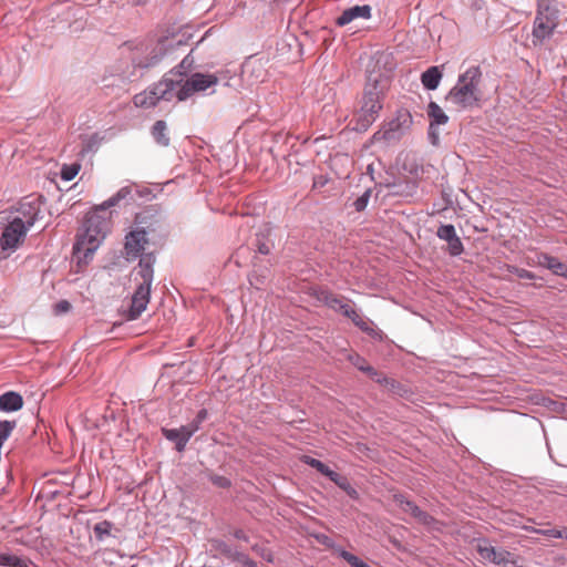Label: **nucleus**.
<instances>
[{
  "instance_id": "45",
  "label": "nucleus",
  "mask_w": 567,
  "mask_h": 567,
  "mask_svg": "<svg viewBox=\"0 0 567 567\" xmlns=\"http://www.w3.org/2000/svg\"><path fill=\"white\" fill-rule=\"evenodd\" d=\"M430 142L432 145L436 146L440 143V132L439 126H432V124H429V132H427Z\"/></svg>"
},
{
  "instance_id": "8",
  "label": "nucleus",
  "mask_w": 567,
  "mask_h": 567,
  "mask_svg": "<svg viewBox=\"0 0 567 567\" xmlns=\"http://www.w3.org/2000/svg\"><path fill=\"white\" fill-rule=\"evenodd\" d=\"M221 73H192L187 80L181 85L176 92L178 101H185L195 93L205 92L207 89L217 85L221 78Z\"/></svg>"
},
{
  "instance_id": "27",
  "label": "nucleus",
  "mask_w": 567,
  "mask_h": 567,
  "mask_svg": "<svg viewBox=\"0 0 567 567\" xmlns=\"http://www.w3.org/2000/svg\"><path fill=\"white\" fill-rule=\"evenodd\" d=\"M339 550V557L344 559L351 567H371L367 563H364L362 559H360L358 556L349 553L346 549H338Z\"/></svg>"
},
{
  "instance_id": "22",
  "label": "nucleus",
  "mask_w": 567,
  "mask_h": 567,
  "mask_svg": "<svg viewBox=\"0 0 567 567\" xmlns=\"http://www.w3.org/2000/svg\"><path fill=\"white\" fill-rule=\"evenodd\" d=\"M430 124L432 126L445 125L449 122V116L442 110V107L434 101H431L426 110Z\"/></svg>"
},
{
  "instance_id": "31",
  "label": "nucleus",
  "mask_w": 567,
  "mask_h": 567,
  "mask_svg": "<svg viewBox=\"0 0 567 567\" xmlns=\"http://www.w3.org/2000/svg\"><path fill=\"white\" fill-rule=\"evenodd\" d=\"M311 536L319 544H321V545H323V546H326L328 548L334 549L338 555H339V550L338 549H342L341 547L337 546L336 543L333 542V539L331 537H329L328 535H326V534L316 533V534H312Z\"/></svg>"
},
{
  "instance_id": "19",
  "label": "nucleus",
  "mask_w": 567,
  "mask_h": 567,
  "mask_svg": "<svg viewBox=\"0 0 567 567\" xmlns=\"http://www.w3.org/2000/svg\"><path fill=\"white\" fill-rule=\"evenodd\" d=\"M443 73L440 66H430L421 74V83L424 89L434 91L439 87Z\"/></svg>"
},
{
  "instance_id": "18",
  "label": "nucleus",
  "mask_w": 567,
  "mask_h": 567,
  "mask_svg": "<svg viewBox=\"0 0 567 567\" xmlns=\"http://www.w3.org/2000/svg\"><path fill=\"white\" fill-rule=\"evenodd\" d=\"M349 318L355 327H358L361 331L365 332L372 338H380L381 339V332L377 331L372 327V322L362 317L355 309H351L349 315L346 316Z\"/></svg>"
},
{
  "instance_id": "15",
  "label": "nucleus",
  "mask_w": 567,
  "mask_h": 567,
  "mask_svg": "<svg viewBox=\"0 0 567 567\" xmlns=\"http://www.w3.org/2000/svg\"><path fill=\"white\" fill-rule=\"evenodd\" d=\"M372 8L369 4L354 6L343 10V12L337 18L336 24L338 27H344L355 19H370Z\"/></svg>"
},
{
  "instance_id": "49",
  "label": "nucleus",
  "mask_w": 567,
  "mask_h": 567,
  "mask_svg": "<svg viewBox=\"0 0 567 567\" xmlns=\"http://www.w3.org/2000/svg\"><path fill=\"white\" fill-rule=\"evenodd\" d=\"M352 309L351 301L347 298H344L343 302L340 305L339 311L344 317L349 315L350 310Z\"/></svg>"
},
{
  "instance_id": "46",
  "label": "nucleus",
  "mask_w": 567,
  "mask_h": 567,
  "mask_svg": "<svg viewBox=\"0 0 567 567\" xmlns=\"http://www.w3.org/2000/svg\"><path fill=\"white\" fill-rule=\"evenodd\" d=\"M71 309V303L68 300H61L54 305V313L62 315L66 313Z\"/></svg>"
},
{
  "instance_id": "21",
  "label": "nucleus",
  "mask_w": 567,
  "mask_h": 567,
  "mask_svg": "<svg viewBox=\"0 0 567 567\" xmlns=\"http://www.w3.org/2000/svg\"><path fill=\"white\" fill-rule=\"evenodd\" d=\"M151 135L155 143L162 147H167L171 143L168 126L163 120H158L153 124Z\"/></svg>"
},
{
  "instance_id": "36",
  "label": "nucleus",
  "mask_w": 567,
  "mask_h": 567,
  "mask_svg": "<svg viewBox=\"0 0 567 567\" xmlns=\"http://www.w3.org/2000/svg\"><path fill=\"white\" fill-rule=\"evenodd\" d=\"M256 247H257L258 252H260L261 255L270 254L271 245H269V243L267 240H265L264 235H259V234L257 235Z\"/></svg>"
},
{
  "instance_id": "58",
  "label": "nucleus",
  "mask_w": 567,
  "mask_h": 567,
  "mask_svg": "<svg viewBox=\"0 0 567 567\" xmlns=\"http://www.w3.org/2000/svg\"><path fill=\"white\" fill-rule=\"evenodd\" d=\"M508 271L516 275V270H520V268L516 267V266H508L507 267Z\"/></svg>"
},
{
  "instance_id": "62",
  "label": "nucleus",
  "mask_w": 567,
  "mask_h": 567,
  "mask_svg": "<svg viewBox=\"0 0 567 567\" xmlns=\"http://www.w3.org/2000/svg\"><path fill=\"white\" fill-rule=\"evenodd\" d=\"M51 482H52V483H56V477L51 478V480H48L44 484H47V483H51Z\"/></svg>"
},
{
  "instance_id": "44",
  "label": "nucleus",
  "mask_w": 567,
  "mask_h": 567,
  "mask_svg": "<svg viewBox=\"0 0 567 567\" xmlns=\"http://www.w3.org/2000/svg\"><path fill=\"white\" fill-rule=\"evenodd\" d=\"M209 478H210V482L215 486H218V487H221V488L230 486V481L227 477H225V476H220V475L214 474V475H210Z\"/></svg>"
},
{
  "instance_id": "42",
  "label": "nucleus",
  "mask_w": 567,
  "mask_h": 567,
  "mask_svg": "<svg viewBox=\"0 0 567 567\" xmlns=\"http://www.w3.org/2000/svg\"><path fill=\"white\" fill-rule=\"evenodd\" d=\"M548 259H549L548 254L542 252V251H536L535 257L533 259V265H537L539 267L546 268L547 264L549 261Z\"/></svg>"
},
{
  "instance_id": "12",
  "label": "nucleus",
  "mask_w": 567,
  "mask_h": 567,
  "mask_svg": "<svg viewBox=\"0 0 567 567\" xmlns=\"http://www.w3.org/2000/svg\"><path fill=\"white\" fill-rule=\"evenodd\" d=\"M436 236L447 243V251L451 256L456 257L463 254L464 246L457 236L455 227L451 224L441 225L437 228Z\"/></svg>"
},
{
  "instance_id": "17",
  "label": "nucleus",
  "mask_w": 567,
  "mask_h": 567,
  "mask_svg": "<svg viewBox=\"0 0 567 567\" xmlns=\"http://www.w3.org/2000/svg\"><path fill=\"white\" fill-rule=\"evenodd\" d=\"M319 302L323 303L333 311H339L340 305L343 302L344 297L334 295L328 289L317 288L311 293Z\"/></svg>"
},
{
  "instance_id": "33",
  "label": "nucleus",
  "mask_w": 567,
  "mask_h": 567,
  "mask_svg": "<svg viewBox=\"0 0 567 567\" xmlns=\"http://www.w3.org/2000/svg\"><path fill=\"white\" fill-rule=\"evenodd\" d=\"M364 373H367L373 381L380 384H388L390 383V380L382 374L381 372L377 371L372 365H368L365 368Z\"/></svg>"
},
{
  "instance_id": "10",
  "label": "nucleus",
  "mask_w": 567,
  "mask_h": 567,
  "mask_svg": "<svg viewBox=\"0 0 567 567\" xmlns=\"http://www.w3.org/2000/svg\"><path fill=\"white\" fill-rule=\"evenodd\" d=\"M398 501V506L405 513H409L412 517H414L420 524L431 528V529H440L437 526V520L432 517L426 512L422 511L413 501L410 498H395Z\"/></svg>"
},
{
  "instance_id": "39",
  "label": "nucleus",
  "mask_w": 567,
  "mask_h": 567,
  "mask_svg": "<svg viewBox=\"0 0 567 567\" xmlns=\"http://www.w3.org/2000/svg\"><path fill=\"white\" fill-rule=\"evenodd\" d=\"M188 70H189V68H187L186 65L183 64V62H181L177 66L172 69L169 71V73L166 74V75L169 76V78L178 76L179 79H177L176 81H181L182 82V78L184 75H186Z\"/></svg>"
},
{
  "instance_id": "57",
  "label": "nucleus",
  "mask_w": 567,
  "mask_h": 567,
  "mask_svg": "<svg viewBox=\"0 0 567 567\" xmlns=\"http://www.w3.org/2000/svg\"><path fill=\"white\" fill-rule=\"evenodd\" d=\"M11 567H29V565L23 559L16 557V561H13Z\"/></svg>"
},
{
  "instance_id": "26",
  "label": "nucleus",
  "mask_w": 567,
  "mask_h": 567,
  "mask_svg": "<svg viewBox=\"0 0 567 567\" xmlns=\"http://www.w3.org/2000/svg\"><path fill=\"white\" fill-rule=\"evenodd\" d=\"M476 550L483 560L495 558V547L486 538L477 539Z\"/></svg>"
},
{
  "instance_id": "29",
  "label": "nucleus",
  "mask_w": 567,
  "mask_h": 567,
  "mask_svg": "<svg viewBox=\"0 0 567 567\" xmlns=\"http://www.w3.org/2000/svg\"><path fill=\"white\" fill-rule=\"evenodd\" d=\"M331 482H333L342 491L347 492L350 496H351V493H355V491L352 489L348 477L338 472H336V476L332 477Z\"/></svg>"
},
{
  "instance_id": "60",
  "label": "nucleus",
  "mask_w": 567,
  "mask_h": 567,
  "mask_svg": "<svg viewBox=\"0 0 567 567\" xmlns=\"http://www.w3.org/2000/svg\"><path fill=\"white\" fill-rule=\"evenodd\" d=\"M246 565H247V567H258L257 563L255 560H251V561H248V563L246 561Z\"/></svg>"
},
{
  "instance_id": "16",
  "label": "nucleus",
  "mask_w": 567,
  "mask_h": 567,
  "mask_svg": "<svg viewBox=\"0 0 567 567\" xmlns=\"http://www.w3.org/2000/svg\"><path fill=\"white\" fill-rule=\"evenodd\" d=\"M379 117V113H372L369 109L361 106L360 110L354 114L350 124L352 130L355 132H365Z\"/></svg>"
},
{
  "instance_id": "25",
  "label": "nucleus",
  "mask_w": 567,
  "mask_h": 567,
  "mask_svg": "<svg viewBox=\"0 0 567 567\" xmlns=\"http://www.w3.org/2000/svg\"><path fill=\"white\" fill-rule=\"evenodd\" d=\"M489 563H493L503 567H515L516 560L513 555L505 549H496L495 548V558H491Z\"/></svg>"
},
{
  "instance_id": "40",
  "label": "nucleus",
  "mask_w": 567,
  "mask_h": 567,
  "mask_svg": "<svg viewBox=\"0 0 567 567\" xmlns=\"http://www.w3.org/2000/svg\"><path fill=\"white\" fill-rule=\"evenodd\" d=\"M14 427V422L2 421L0 422V440H7Z\"/></svg>"
},
{
  "instance_id": "52",
  "label": "nucleus",
  "mask_w": 567,
  "mask_h": 567,
  "mask_svg": "<svg viewBox=\"0 0 567 567\" xmlns=\"http://www.w3.org/2000/svg\"><path fill=\"white\" fill-rule=\"evenodd\" d=\"M252 549H254L257 554L261 555V557H262V558H265L267 561H269V563H271V561H272V559H274V558H272V554H271V553H267V554H266L264 550H260L257 546H254V547H252Z\"/></svg>"
},
{
  "instance_id": "4",
  "label": "nucleus",
  "mask_w": 567,
  "mask_h": 567,
  "mask_svg": "<svg viewBox=\"0 0 567 567\" xmlns=\"http://www.w3.org/2000/svg\"><path fill=\"white\" fill-rule=\"evenodd\" d=\"M536 14L533 21L532 43L535 48L544 47L556 33L559 25L557 0H535Z\"/></svg>"
},
{
  "instance_id": "41",
  "label": "nucleus",
  "mask_w": 567,
  "mask_h": 567,
  "mask_svg": "<svg viewBox=\"0 0 567 567\" xmlns=\"http://www.w3.org/2000/svg\"><path fill=\"white\" fill-rule=\"evenodd\" d=\"M349 360L355 368H358L362 372H364L365 368H368L369 365L367 360L359 354L350 355Z\"/></svg>"
},
{
  "instance_id": "50",
  "label": "nucleus",
  "mask_w": 567,
  "mask_h": 567,
  "mask_svg": "<svg viewBox=\"0 0 567 567\" xmlns=\"http://www.w3.org/2000/svg\"><path fill=\"white\" fill-rule=\"evenodd\" d=\"M13 561H16V556L0 555V565H2V566H12Z\"/></svg>"
},
{
  "instance_id": "14",
  "label": "nucleus",
  "mask_w": 567,
  "mask_h": 567,
  "mask_svg": "<svg viewBox=\"0 0 567 567\" xmlns=\"http://www.w3.org/2000/svg\"><path fill=\"white\" fill-rule=\"evenodd\" d=\"M361 106L369 109L372 113H380L382 110V91L377 82L367 84Z\"/></svg>"
},
{
  "instance_id": "5",
  "label": "nucleus",
  "mask_w": 567,
  "mask_h": 567,
  "mask_svg": "<svg viewBox=\"0 0 567 567\" xmlns=\"http://www.w3.org/2000/svg\"><path fill=\"white\" fill-rule=\"evenodd\" d=\"M181 81H175L174 78L165 75L163 80L154 84L148 90L138 93L134 96V104L137 107H154L159 101H172L176 96V87Z\"/></svg>"
},
{
  "instance_id": "53",
  "label": "nucleus",
  "mask_w": 567,
  "mask_h": 567,
  "mask_svg": "<svg viewBox=\"0 0 567 567\" xmlns=\"http://www.w3.org/2000/svg\"><path fill=\"white\" fill-rule=\"evenodd\" d=\"M234 537L239 539V540L248 542V537H247L246 533L243 529L235 530L234 532Z\"/></svg>"
},
{
  "instance_id": "48",
  "label": "nucleus",
  "mask_w": 567,
  "mask_h": 567,
  "mask_svg": "<svg viewBox=\"0 0 567 567\" xmlns=\"http://www.w3.org/2000/svg\"><path fill=\"white\" fill-rule=\"evenodd\" d=\"M516 276L520 279H536V275L527 269L520 268V270H516Z\"/></svg>"
},
{
  "instance_id": "55",
  "label": "nucleus",
  "mask_w": 567,
  "mask_h": 567,
  "mask_svg": "<svg viewBox=\"0 0 567 567\" xmlns=\"http://www.w3.org/2000/svg\"><path fill=\"white\" fill-rule=\"evenodd\" d=\"M249 281H250V285L251 286H255L257 289H260V285L262 284V280L259 279V277L257 276H251L249 278Z\"/></svg>"
},
{
  "instance_id": "54",
  "label": "nucleus",
  "mask_w": 567,
  "mask_h": 567,
  "mask_svg": "<svg viewBox=\"0 0 567 567\" xmlns=\"http://www.w3.org/2000/svg\"><path fill=\"white\" fill-rule=\"evenodd\" d=\"M548 260L549 261L547 264L546 269L551 271L554 269V267L557 265V262H559V259L549 255V259Z\"/></svg>"
},
{
  "instance_id": "34",
  "label": "nucleus",
  "mask_w": 567,
  "mask_h": 567,
  "mask_svg": "<svg viewBox=\"0 0 567 567\" xmlns=\"http://www.w3.org/2000/svg\"><path fill=\"white\" fill-rule=\"evenodd\" d=\"M371 197V189H367L361 196L353 202V207L357 212H363Z\"/></svg>"
},
{
  "instance_id": "56",
  "label": "nucleus",
  "mask_w": 567,
  "mask_h": 567,
  "mask_svg": "<svg viewBox=\"0 0 567 567\" xmlns=\"http://www.w3.org/2000/svg\"><path fill=\"white\" fill-rule=\"evenodd\" d=\"M183 64L186 65L187 68H192L193 64H194V58L190 55V54H187L183 60H182Z\"/></svg>"
},
{
  "instance_id": "47",
  "label": "nucleus",
  "mask_w": 567,
  "mask_h": 567,
  "mask_svg": "<svg viewBox=\"0 0 567 567\" xmlns=\"http://www.w3.org/2000/svg\"><path fill=\"white\" fill-rule=\"evenodd\" d=\"M551 272L556 276L567 278V264H564L559 260V262H557Z\"/></svg>"
},
{
  "instance_id": "7",
  "label": "nucleus",
  "mask_w": 567,
  "mask_h": 567,
  "mask_svg": "<svg viewBox=\"0 0 567 567\" xmlns=\"http://www.w3.org/2000/svg\"><path fill=\"white\" fill-rule=\"evenodd\" d=\"M34 216H30L27 223L21 218H14L2 228L0 234V246L9 257L23 243L27 230L32 226Z\"/></svg>"
},
{
  "instance_id": "32",
  "label": "nucleus",
  "mask_w": 567,
  "mask_h": 567,
  "mask_svg": "<svg viewBox=\"0 0 567 567\" xmlns=\"http://www.w3.org/2000/svg\"><path fill=\"white\" fill-rule=\"evenodd\" d=\"M80 165L72 164V165H64L61 169V178L63 181L70 182L72 181L79 173Z\"/></svg>"
},
{
  "instance_id": "61",
  "label": "nucleus",
  "mask_w": 567,
  "mask_h": 567,
  "mask_svg": "<svg viewBox=\"0 0 567 567\" xmlns=\"http://www.w3.org/2000/svg\"><path fill=\"white\" fill-rule=\"evenodd\" d=\"M561 532H563V537H561V538L567 539V528H565V529H564V530H561Z\"/></svg>"
},
{
  "instance_id": "1",
  "label": "nucleus",
  "mask_w": 567,
  "mask_h": 567,
  "mask_svg": "<svg viewBox=\"0 0 567 567\" xmlns=\"http://www.w3.org/2000/svg\"><path fill=\"white\" fill-rule=\"evenodd\" d=\"M136 195L137 190L133 186H123L109 199L95 205L85 214L73 245V257L78 265H87L111 231L112 212L107 210L113 207H125L133 204Z\"/></svg>"
},
{
  "instance_id": "28",
  "label": "nucleus",
  "mask_w": 567,
  "mask_h": 567,
  "mask_svg": "<svg viewBox=\"0 0 567 567\" xmlns=\"http://www.w3.org/2000/svg\"><path fill=\"white\" fill-rule=\"evenodd\" d=\"M162 433L166 440L175 443V449L178 452H183L185 450V447L179 446V442H182V436L181 431L178 429H162Z\"/></svg>"
},
{
  "instance_id": "3",
  "label": "nucleus",
  "mask_w": 567,
  "mask_h": 567,
  "mask_svg": "<svg viewBox=\"0 0 567 567\" xmlns=\"http://www.w3.org/2000/svg\"><path fill=\"white\" fill-rule=\"evenodd\" d=\"M482 71L480 66H471L458 75L455 85L449 91L445 99L454 104L457 110H468L478 106L482 100L480 89Z\"/></svg>"
},
{
  "instance_id": "37",
  "label": "nucleus",
  "mask_w": 567,
  "mask_h": 567,
  "mask_svg": "<svg viewBox=\"0 0 567 567\" xmlns=\"http://www.w3.org/2000/svg\"><path fill=\"white\" fill-rule=\"evenodd\" d=\"M178 430L181 431V436H182V439H181L182 442H179V446L186 447V444L188 443L190 437L195 434V432H193L189 429L188 424L178 427Z\"/></svg>"
},
{
  "instance_id": "11",
  "label": "nucleus",
  "mask_w": 567,
  "mask_h": 567,
  "mask_svg": "<svg viewBox=\"0 0 567 567\" xmlns=\"http://www.w3.org/2000/svg\"><path fill=\"white\" fill-rule=\"evenodd\" d=\"M148 243L147 233L144 228H136L130 231L125 237L124 249L127 258L142 256L145 245Z\"/></svg>"
},
{
  "instance_id": "38",
  "label": "nucleus",
  "mask_w": 567,
  "mask_h": 567,
  "mask_svg": "<svg viewBox=\"0 0 567 567\" xmlns=\"http://www.w3.org/2000/svg\"><path fill=\"white\" fill-rule=\"evenodd\" d=\"M38 496H71V491H62V489H45L44 486L41 487V491L38 493Z\"/></svg>"
},
{
  "instance_id": "43",
  "label": "nucleus",
  "mask_w": 567,
  "mask_h": 567,
  "mask_svg": "<svg viewBox=\"0 0 567 567\" xmlns=\"http://www.w3.org/2000/svg\"><path fill=\"white\" fill-rule=\"evenodd\" d=\"M548 259H549L548 254L542 252V251H536L535 257L533 259V265H537L539 267L546 268L547 264L549 261Z\"/></svg>"
},
{
  "instance_id": "24",
  "label": "nucleus",
  "mask_w": 567,
  "mask_h": 567,
  "mask_svg": "<svg viewBox=\"0 0 567 567\" xmlns=\"http://www.w3.org/2000/svg\"><path fill=\"white\" fill-rule=\"evenodd\" d=\"M302 461L305 464L311 466L312 468L317 470L320 474L326 476L328 480H332L333 476H336V471L331 470L327 464L321 462L320 460H317L315 457L305 455L302 457Z\"/></svg>"
},
{
  "instance_id": "2",
  "label": "nucleus",
  "mask_w": 567,
  "mask_h": 567,
  "mask_svg": "<svg viewBox=\"0 0 567 567\" xmlns=\"http://www.w3.org/2000/svg\"><path fill=\"white\" fill-rule=\"evenodd\" d=\"M155 261L156 257L153 252L143 254L137 267L134 269L136 288L132 295L130 307L125 312L127 320L138 319L150 303Z\"/></svg>"
},
{
  "instance_id": "6",
  "label": "nucleus",
  "mask_w": 567,
  "mask_h": 567,
  "mask_svg": "<svg viewBox=\"0 0 567 567\" xmlns=\"http://www.w3.org/2000/svg\"><path fill=\"white\" fill-rule=\"evenodd\" d=\"M168 53V48L164 41L156 43H141L135 47L132 55V65L134 69L147 70L156 66Z\"/></svg>"
},
{
  "instance_id": "9",
  "label": "nucleus",
  "mask_w": 567,
  "mask_h": 567,
  "mask_svg": "<svg viewBox=\"0 0 567 567\" xmlns=\"http://www.w3.org/2000/svg\"><path fill=\"white\" fill-rule=\"evenodd\" d=\"M413 123V117L409 110L400 109L396 111L395 117L391 120L381 131L374 133L373 138L384 141L399 140L408 132Z\"/></svg>"
},
{
  "instance_id": "35",
  "label": "nucleus",
  "mask_w": 567,
  "mask_h": 567,
  "mask_svg": "<svg viewBox=\"0 0 567 567\" xmlns=\"http://www.w3.org/2000/svg\"><path fill=\"white\" fill-rule=\"evenodd\" d=\"M524 528L526 530H528V532L540 534V535H544V536H547V537H553V538H560V537H563V532L559 530V529H556V528L536 529V528L529 527V526H525Z\"/></svg>"
},
{
  "instance_id": "59",
  "label": "nucleus",
  "mask_w": 567,
  "mask_h": 567,
  "mask_svg": "<svg viewBox=\"0 0 567 567\" xmlns=\"http://www.w3.org/2000/svg\"><path fill=\"white\" fill-rule=\"evenodd\" d=\"M8 256L7 254L4 252V250L2 249V247L0 246V260L1 259H6Z\"/></svg>"
},
{
  "instance_id": "30",
  "label": "nucleus",
  "mask_w": 567,
  "mask_h": 567,
  "mask_svg": "<svg viewBox=\"0 0 567 567\" xmlns=\"http://www.w3.org/2000/svg\"><path fill=\"white\" fill-rule=\"evenodd\" d=\"M207 417H208V411H207L206 409H200V410L197 412V414H196V416L194 417V420H192V421L188 423L189 429H190L193 432H195V433H196V432L200 429V426H202L203 422L207 420Z\"/></svg>"
},
{
  "instance_id": "13",
  "label": "nucleus",
  "mask_w": 567,
  "mask_h": 567,
  "mask_svg": "<svg viewBox=\"0 0 567 567\" xmlns=\"http://www.w3.org/2000/svg\"><path fill=\"white\" fill-rule=\"evenodd\" d=\"M210 546L212 550L217 555L224 556L231 561H237L241 567H247L246 561L248 563L252 560L247 554L239 551L236 547H233L224 540L212 539Z\"/></svg>"
},
{
  "instance_id": "23",
  "label": "nucleus",
  "mask_w": 567,
  "mask_h": 567,
  "mask_svg": "<svg viewBox=\"0 0 567 567\" xmlns=\"http://www.w3.org/2000/svg\"><path fill=\"white\" fill-rule=\"evenodd\" d=\"M117 532V528L112 522L102 520L94 525L93 532L97 542H104L109 537H115L113 532Z\"/></svg>"
},
{
  "instance_id": "51",
  "label": "nucleus",
  "mask_w": 567,
  "mask_h": 567,
  "mask_svg": "<svg viewBox=\"0 0 567 567\" xmlns=\"http://www.w3.org/2000/svg\"><path fill=\"white\" fill-rule=\"evenodd\" d=\"M328 182V178L323 175L316 176L313 179V188L323 187Z\"/></svg>"
},
{
  "instance_id": "20",
  "label": "nucleus",
  "mask_w": 567,
  "mask_h": 567,
  "mask_svg": "<svg viewBox=\"0 0 567 567\" xmlns=\"http://www.w3.org/2000/svg\"><path fill=\"white\" fill-rule=\"evenodd\" d=\"M23 405L22 396L13 391H9L0 395V410L4 412L18 411Z\"/></svg>"
}]
</instances>
